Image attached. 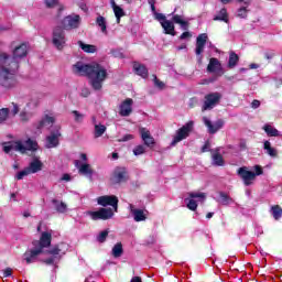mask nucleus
<instances>
[{"label":"nucleus","mask_w":282,"mask_h":282,"mask_svg":"<svg viewBox=\"0 0 282 282\" xmlns=\"http://www.w3.org/2000/svg\"><path fill=\"white\" fill-rule=\"evenodd\" d=\"M210 149V144L209 143H205L204 147L202 148V152L206 153V151H209Z\"/></svg>","instance_id":"0e129e2a"},{"label":"nucleus","mask_w":282,"mask_h":282,"mask_svg":"<svg viewBox=\"0 0 282 282\" xmlns=\"http://www.w3.org/2000/svg\"><path fill=\"white\" fill-rule=\"evenodd\" d=\"M56 121V119H54V117L45 115L37 123V129H50V127H52V124H54V122Z\"/></svg>","instance_id":"5701e85b"},{"label":"nucleus","mask_w":282,"mask_h":282,"mask_svg":"<svg viewBox=\"0 0 282 282\" xmlns=\"http://www.w3.org/2000/svg\"><path fill=\"white\" fill-rule=\"evenodd\" d=\"M271 214H272V216H273V218L275 220L281 219V216H282V208H281V206H279V205L272 206L271 207Z\"/></svg>","instance_id":"58836bf2"},{"label":"nucleus","mask_w":282,"mask_h":282,"mask_svg":"<svg viewBox=\"0 0 282 282\" xmlns=\"http://www.w3.org/2000/svg\"><path fill=\"white\" fill-rule=\"evenodd\" d=\"M206 202V194L202 192H189L188 197L185 198L186 207L189 210H197V204H204Z\"/></svg>","instance_id":"423d86ee"},{"label":"nucleus","mask_w":282,"mask_h":282,"mask_svg":"<svg viewBox=\"0 0 282 282\" xmlns=\"http://www.w3.org/2000/svg\"><path fill=\"white\" fill-rule=\"evenodd\" d=\"M93 123L95 124V132H94L95 138H102V135L105 134V131H107V127L96 123L95 117H93Z\"/></svg>","instance_id":"c756f323"},{"label":"nucleus","mask_w":282,"mask_h":282,"mask_svg":"<svg viewBox=\"0 0 282 282\" xmlns=\"http://www.w3.org/2000/svg\"><path fill=\"white\" fill-rule=\"evenodd\" d=\"M263 131L269 135V138H279V130L274 128L272 124L267 123L263 126Z\"/></svg>","instance_id":"c85d7f7f"},{"label":"nucleus","mask_w":282,"mask_h":282,"mask_svg":"<svg viewBox=\"0 0 282 282\" xmlns=\"http://www.w3.org/2000/svg\"><path fill=\"white\" fill-rule=\"evenodd\" d=\"M46 8H54L58 3V0H44Z\"/></svg>","instance_id":"8fccbe9b"},{"label":"nucleus","mask_w":282,"mask_h":282,"mask_svg":"<svg viewBox=\"0 0 282 282\" xmlns=\"http://www.w3.org/2000/svg\"><path fill=\"white\" fill-rule=\"evenodd\" d=\"M30 118H32V113H30L28 111L20 112V120L22 122H28V120H30Z\"/></svg>","instance_id":"49530a36"},{"label":"nucleus","mask_w":282,"mask_h":282,"mask_svg":"<svg viewBox=\"0 0 282 282\" xmlns=\"http://www.w3.org/2000/svg\"><path fill=\"white\" fill-rule=\"evenodd\" d=\"M208 41V34L202 33L196 39V56H202V53L204 52V47H206V42Z\"/></svg>","instance_id":"412c9836"},{"label":"nucleus","mask_w":282,"mask_h":282,"mask_svg":"<svg viewBox=\"0 0 282 282\" xmlns=\"http://www.w3.org/2000/svg\"><path fill=\"white\" fill-rule=\"evenodd\" d=\"M214 21H224L225 23H228V11H226V9H221L214 18Z\"/></svg>","instance_id":"e433bc0d"},{"label":"nucleus","mask_w":282,"mask_h":282,"mask_svg":"<svg viewBox=\"0 0 282 282\" xmlns=\"http://www.w3.org/2000/svg\"><path fill=\"white\" fill-rule=\"evenodd\" d=\"M203 122L207 128L208 133H210L212 135L217 133V131H219L220 129H224L225 124L223 119H218L215 122H213L210 121V119H208V117H203Z\"/></svg>","instance_id":"ddd939ff"},{"label":"nucleus","mask_w":282,"mask_h":282,"mask_svg":"<svg viewBox=\"0 0 282 282\" xmlns=\"http://www.w3.org/2000/svg\"><path fill=\"white\" fill-rule=\"evenodd\" d=\"M133 111V99L128 98L120 105L119 113L120 116L127 117L131 116V112Z\"/></svg>","instance_id":"4be33fe9"},{"label":"nucleus","mask_w":282,"mask_h":282,"mask_svg":"<svg viewBox=\"0 0 282 282\" xmlns=\"http://www.w3.org/2000/svg\"><path fill=\"white\" fill-rule=\"evenodd\" d=\"M80 160H82V162L87 163V154L82 153V154H80Z\"/></svg>","instance_id":"338daca9"},{"label":"nucleus","mask_w":282,"mask_h":282,"mask_svg":"<svg viewBox=\"0 0 282 282\" xmlns=\"http://www.w3.org/2000/svg\"><path fill=\"white\" fill-rule=\"evenodd\" d=\"M238 17H240V19H246V17H248L247 7H242L238 10Z\"/></svg>","instance_id":"09e8293b"},{"label":"nucleus","mask_w":282,"mask_h":282,"mask_svg":"<svg viewBox=\"0 0 282 282\" xmlns=\"http://www.w3.org/2000/svg\"><path fill=\"white\" fill-rule=\"evenodd\" d=\"M54 235L53 230H46L41 234L40 241H34L33 246L35 248H41V251L43 252V248H50L52 246V236Z\"/></svg>","instance_id":"9b49d317"},{"label":"nucleus","mask_w":282,"mask_h":282,"mask_svg":"<svg viewBox=\"0 0 282 282\" xmlns=\"http://www.w3.org/2000/svg\"><path fill=\"white\" fill-rule=\"evenodd\" d=\"M151 6V11L154 14V19L158 20V14H163V13H159L158 11H155V4H150Z\"/></svg>","instance_id":"052dcab7"},{"label":"nucleus","mask_w":282,"mask_h":282,"mask_svg":"<svg viewBox=\"0 0 282 282\" xmlns=\"http://www.w3.org/2000/svg\"><path fill=\"white\" fill-rule=\"evenodd\" d=\"M129 210H130L134 221H137V223L147 221V217H149V212L147 209L135 208V206H133V204L129 205Z\"/></svg>","instance_id":"2eb2a0df"},{"label":"nucleus","mask_w":282,"mask_h":282,"mask_svg":"<svg viewBox=\"0 0 282 282\" xmlns=\"http://www.w3.org/2000/svg\"><path fill=\"white\" fill-rule=\"evenodd\" d=\"M147 153V148L144 145H137L133 149V155H144Z\"/></svg>","instance_id":"a19ab883"},{"label":"nucleus","mask_w":282,"mask_h":282,"mask_svg":"<svg viewBox=\"0 0 282 282\" xmlns=\"http://www.w3.org/2000/svg\"><path fill=\"white\" fill-rule=\"evenodd\" d=\"M72 113L74 116L75 122H83V120H85V115H83L76 110H74Z\"/></svg>","instance_id":"c03bdc74"},{"label":"nucleus","mask_w":282,"mask_h":282,"mask_svg":"<svg viewBox=\"0 0 282 282\" xmlns=\"http://www.w3.org/2000/svg\"><path fill=\"white\" fill-rule=\"evenodd\" d=\"M28 56V44L22 43L13 50V57L8 53H0V85L6 89H12L17 86L14 74L19 69V58Z\"/></svg>","instance_id":"f257e3e1"},{"label":"nucleus","mask_w":282,"mask_h":282,"mask_svg":"<svg viewBox=\"0 0 282 282\" xmlns=\"http://www.w3.org/2000/svg\"><path fill=\"white\" fill-rule=\"evenodd\" d=\"M180 25H181V28L183 29V30H188V22H186V21H182L181 23H180Z\"/></svg>","instance_id":"e2e57ef3"},{"label":"nucleus","mask_w":282,"mask_h":282,"mask_svg":"<svg viewBox=\"0 0 282 282\" xmlns=\"http://www.w3.org/2000/svg\"><path fill=\"white\" fill-rule=\"evenodd\" d=\"M10 118V109L9 108H2L0 109V124H3Z\"/></svg>","instance_id":"ea45409f"},{"label":"nucleus","mask_w":282,"mask_h":282,"mask_svg":"<svg viewBox=\"0 0 282 282\" xmlns=\"http://www.w3.org/2000/svg\"><path fill=\"white\" fill-rule=\"evenodd\" d=\"M213 164L214 166H224V156L219 154L218 152L213 154Z\"/></svg>","instance_id":"4c0bfd02"},{"label":"nucleus","mask_w":282,"mask_h":282,"mask_svg":"<svg viewBox=\"0 0 282 282\" xmlns=\"http://www.w3.org/2000/svg\"><path fill=\"white\" fill-rule=\"evenodd\" d=\"M42 252L43 251L41 250V248L34 246V249L25 251V253L23 254V261H25V263H34L39 254H41Z\"/></svg>","instance_id":"aec40b11"},{"label":"nucleus","mask_w":282,"mask_h":282,"mask_svg":"<svg viewBox=\"0 0 282 282\" xmlns=\"http://www.w3.org/2000/svg\"><path fill=\"white\" fill-rule=\"evenodd\" d=\"M251 107H252V109H259V107H261V101L254 99V100L251 102Z\"/></svg>","instance_id":"6e6d98bb"},{"label":"nucleus","mask_w":282,"mask_h":282,"mask_svg":"<svg viewBox=\"0 0 282 282\" xmlns=\"http://www.w3.org/2000/svg\"><path fill=\"white\" fill-rule=\"evenodd\" d=\"M156 21L161 23V26L164 30V34H170L171 36H175V24L171 20H166V15L156 14Z\"/></svg>","instance_id":"f8f14e48"},{"label":"nucleus","mask_w":282,"mask_h":282,"mask_svg":"<svg viewBox=\"0 0 282 282\" xmlns=\"http://www.w3.org/2000/svg\"><path fill=\"white\" fill-rule=\"evenodd\" d=\"M96 25H98L102 34H109V32L107 31V19H105V17L98 15L96 19Z\"/></svg>","instance_id":"cd10ccee"},{"label":"nucleus","mask_w":282,"mask_h":282,"mask_svg":"<svg viewBox=\"0 0 282 282\" xmlns=\"http://www.w3.org/2000/svg\"><path fill=\"white\" fill-rule=\"evenodd\" d=\"M207 72L210 74H215L216 76H224V67L221 66V62L219 59L212 57L209 59V64L207 66Z\"/></svg>","instance_id":"f3484780"},{"label":"nucleus","mask_w":282,"mask_h":282,"mask_svg":"<svg viewBox=\"0 0 282 282\" xmlns=\"http://www.w3.org/2000/svg\"><path fill=\"white\" fill-rule=\"evenodd\" d=\"M231 202L232 199L228 197V195L224 193L220 194L219 203L223 204V206H228V204H230Z\"/></svg>","instance_id":"79ce46f5"},{"label":"nucleus","mask_w":282,"mask_h":282,"mask_svg":"<svg viewBox=\"0 0 282 282\" xmlns=\"http://www.w3.org/2000/svg\"><path fill=\"white\" fill-rule=\"evenodd\" d=\"M86 215H88V217H90L94 221H98L99 219L105 221V220L111 219V217H113V209L100 208L97 212H87Z\"/></svg>","instance_id":"1a4fd4ad"},{"label":"nucleus","mask_w":282,"mask_h":282,"mask_svg":"<svg viewBox=\"0 0 282 282\" xmlns=\"http://www.w3.org/2000/svg\"><path fill=\"white\" fill-rule=\"evenodd\" d=\"M191 36H193L191 32L186 31L180 36V39L181 41H186V39H191Z\"/></svg>","instance_id":"603ef678"},{"label":"nucleus","mask_w":282,"mask_h":282,"mask_svg":"<svg viewBox=\"0 0 282 282\" xmlns=\"http://www.w3.org/2000/svg\"><path fill=\"white\" fill-rule=\"evenodd\" d=\"M221 100L220 93H210L205 96V101L203 106V111H208V109H214Z\"/></svg>","instance_id":"9d476101"},{"label":"nucleus","mask_w":282,"mask_h":282,"mask_svg":"<svg viewBox=\"0 0 282 282\" xmlns=\"http://www.w3.org/2000/svg\"><path fill=\"white\" fill-rule=\"evenodd\" d=\"M129 140H133V134H126L119 142H129Z\"/></svg>","instance_id":"864d4df0"},{"label":"nucleus","mask_w":282,"mask_h":282,"mask_svg":"<svg viewBox=\"0 0 282 282\" xmlns=\"http://www.w3.org/2000/svg\"><path fill=\"white\" fill-rule=\"evenodd\" d=\"M139 133L141 135V140L144 142L145 147H154L155 139L151 135V131L147 128H140Z\"/></svg>","instance_id":"6ab92c4d"},{"label":"nucleus","mask_w":282,"mask_h":282,"mask_svg":"<svg viewBox=\"0 0 282 282\" xmlns=\"http://www.w3.org/2000/svg\"><path fill=\"white\" fill-rule=\"evenodd\" d=\"M263 149L270 158H278L279 151L275 148H272V143H270V141L263 142Z\"/></svg>","instance_id":"a878e982"},{"label":"nucleus","mask_w":282,"mask_h":282,"mask_svg":"<svg viewBox=\"0 0 282 282\" xmlns=\"http://www.w3.org/2000/svg\"><path fill=\"white\" fill-rule=\"evenodd\" d=\"M193 127H195V122L188 121L181 129H178L172 141V147H175V144H177L178 142H182V140H186V138L191 135V132L193 131Z\"/></svg>","instance_id":"6e6552de"},{"label":"nucleus","mask_w":282,"mask_h":282,"mask_svg":"<svg viewBox=\"0 0 282 282\" xmlns=\"http://www.w3.org/2000/svg\"><path fill=\"white\" fill-rule=\"evenodd\" d=\"M133 69L135 74H138V76H141L142 78H147V76H149V70L147 69V66L140 63H134Z\"/></svg>","instance_id":"393cba45"},{"label":"nucleus","mask_w":282,"mask_h":282,"mask_svg":"<svg viewBox=\"0 0 282 282\" xmlns=\"http://www.w3.org/2000/svg\"><path fill=\"white\" fill-rule=\"evenodd\" d=\"M61 138V127L56 126L51 134L46 137V148L54 149L58 144V140Z\"/></svg>","instance_id":"4468645a"},{"label":"nucleus","mask_w":282,"mask_h":282,"mask_svg":"<svg viewBox=\"0 0 282 282\" xmlns=\"http://www.w3.org/2000/svg\"><path fill=\"white\" fill-rule=\"evenodd\" d=\"M52 43L55 50H65L67 45V36L65 35V30L61 26H55L52 33Z\"/></svg>","instance_id":"39448f33"},{"label":"nucleus","mask_w":282,"mask_h":282,"mask_svg":"<svg viewBox=\"0 0 282 282\" xmlns=\"http://www.w3.org/2000/svg\"><path fill=\"white\" fill-rule=\"evenodd\" d=\"M153 78H154V85L159 87V89H164V83L160 82V79H158V76L155 75H153Z\"/></svg>","instance_id":"3c124183"},{"label":"nucleus","mask_w":282,"mask_h":282,"mask_svg":"<svg viewBox=\"0 0 282 282\" xmlns=\"http://www.w3.org/2000/svg\"><path fill=\"white\" fill-rule=\"evenodd\" d=\"M108 236H109V231L104 230L98 235L97 241H99V243H104V241L107 239Z\"/></svg>","instance_id":"a18cd8bd"},{"label":"nucleus","mask_w":282,"mask_h":282,"mask_svg":"<svg viewBox=\"0 0 282 282\" xmlns=\"http://www.w3.org/2000/svg\"><path fill=\"white\" fill-rule=\"evenodd\" d=\"M82 21L83 20L78 14L67 15L61 21L62 30H66V32L78 30V28H80Z\"/></svg>","instance_id":"0eeeda50"},{"label":"nucleus","mask_w":282,"mask_h":282,"mask_svg":"<svg viewBox=\"0 0 282 282\" xmlns=\"http://www.w3.org/2000/svg\"><path fill=\"white\" fill-rule=\"evenodd\" d=\"M62 182H72V175L69 174H63Z\"/></svg>","instance_id":"bf43d9fd"},{"label":"nucleus","mask_w":282,"mask_h":282,"mask_svg":"<svg viewBox=\"0 0 282 282\" xmlns=\"http://www.w3.org/2000/svg\"><path fill=\"white\" fill-rule=\"evenodd\" d=\"M173 21L174 23H177L178 25L184 21V19H182V15H173Z\"/></svg>","instance_id":"5fc2aeb1"},{"label":"nucleus","mask_w":282,"mask_h":282,"mask_svg":"<svg viewBox=\"0 0 282 282\" xmlns=\"http://www.w3.org/2000/svg\"><path fill=\"white\" fill-rule=\"evenodd\" d=\"M26 107L29 109H36V107H39V99L34 98V99H31L28 104H26Z\"/></svg>","instance_id":"de8ad7c7"},{"label":"nucleus","mask_w":282,"mask_h":282,"mask_svg":"<svg viewBox=\"0 0 282 282\" xmlns=\"http://www.w3.org/2000/svg\"><path fill=\"white\" fill-rule=\"evenodd\" d=\"M12 105H13L12 115L17 116V113H19V105H17L14 102Z\"/></svg>","instance_id":"680f3d73"},{"label":"nucleus","mask_w":282,"mask_h":282,"mask_svg":"<svg viewBox=\"0 0 282 282\" xmlns=\"http://www.w3.org/2000/svg\"><path fill=\"white\" fill-rule=\"evenodd\" d=\"M210 83H215V79L209 78V79H202L200 85H210Z\"/></svg>","instance_id":"13d9d810"},{"label":"nucleus","mask_w":282,"mask_h":282,"mask_svg":"<svg viewBox=\"0 0 282 282\" xmlns=\"http://www.w3.org/2000/svg\"><path fill=\"white\" fill-rule=\"evenodd\" d=\"M254 172L248 171V167L243 166L238 170V175H240L241 180L243 181L245 186L252 185V182L257 180V175H263V169L261 165L254 166Z\"/></svg>","instance_id":"20e7f679"},{"label":"nucleus","mask_w":282,"mask_h":282,"mask_svg":"<svg viewBox=\"0 0 282 282\" xmlns=\"http://www.w3.org/2000/svg\"><path fill=\"white\" fill-rule=\"evenodd\" d=\"M122 252H123L122 243L118 242L117 245L113 246L112 257H115V259L122 257Z\"/></svg>","instance_id":"c9c22d12"},{"label":"nucleus","mask_w":282,"mask_h":282,"mask_svg":"<svg viewBox=\"0 0 282 282\" xmlns=\"http://www.w3.org/2000/svg\"><path fill=\"white\" fill-rule=\"evenodd\" d=\"M45 263H47V265H52V263H54V258L47 259Z\"/></svg>","instance_id":"774afa93"},{"label":"nucleus","mask_w":282,"mask_h":282,"mask_svg":"<svg viewBox=\"0 0 282 282\" xmlns=\"http://www.w3.org/2000/svg\"><path fill=\"white\" fill-rule=\"evenodd\" d=\"M99 206H112L115 213H118V197L116 196H100L97 198Z\"/></svg>","instance_id":"a211bd4d"},{"label":"nucleus","mask_w":282,"mask_h":282,"mask_svg":"<svg viewBox=\"0 0 282 282\" xmlns=\"http://www.w3.org/2000/svg\"><path fill=\"white\" fill-rule=\"evenodd\" d=\"M26 169L29 170V173H31V175L34 173H39V171L43 169V162H41V160L39 159H35L29 164Z\"/></svg>","instance_id":"b1692460"},{"label":"nucleus","mask_w":282,"mask_h":282,"mask_svg":"<svg viewBox=\"0 0 282 282\" xmlns=\"http://www.w3.org/2000/svg\"><path fill=\"white\" fill-rule=\"evenodd\" d=\"M3 276L8 278V276H12V269L11 268H7L3 270Z\"/></svg>","instance_id":"4d7b16f0"},{"label":"nucleus","mask_w":282,"mask_h":282,"mask_svg":"<svg viewBox=\"0 0 282 282\" xmlns=\"http://www.w3.org/2000/svg\"><path fill=\"white\" fill-rule=\"evenodd\" d=\"M39 149V143L32 139L26 141H14L9 142L3 145L4 153H10L11 151H19V153H25L26 151H36Z\"/></svg>","instance_id":"7ed1b4c3"},{"label":"nucleus","mask_w":282,"mask_h":282,"mask_svg":"<svg viewBox=\"0 0 282 282\" xmlns=\"http://www.w3.org/2000/svg\"><path fill=\"white\" fill-rule=\"evenodd\" d=\"M52 204L57 213L65 214L67 213V204L62 200L53 199Z\"/></svg>","instance_id":"7c9ffc66"},{"label":"nucleus","mask_w":282,"mask_h":282,"mask_svg":"<svg viewBox=\"0 0 282 282\" xmlns=\"http://www.w3.org/2000/svg\"><path fill=\"white\" fill-rule=\"evenodd\" d=\"M66 248H67V245H65V243L58 245L57 247H55L51 250V254H53L54 257H56L58 254H65Z\"/></svg>","instance_id":"f704fd0d"},{"label":"nucleus","mask_w":282,"mask_h":282,"mask_svg":"<svg viewBox=\"0 0 282 282\" xmlns=\"http://www.w3.org/2000/svg\"><path fill=\"white\" fill-rule=\"evenodd\" d=\"M237 63H239V55L235 52L229 53V61H228V67L229 69H235L237 67Z\"/></svg>","instance_id":"473e14b6"},{"label":"nucleus","mask_w":282,"mask_h":282,"mask_svg":"<svg viewBox=\"0 0 282 282\" xmlns=\"http://www.w3.org/2000/svg\"><path fill=\"white\" fill-rule=\"evenodd\" d=\"M73 72L77 76H88L93 89L97 91L102 89V84L107 80V68L98 63L85 64L77 62L73 65Z\"/></svg>","instance_id":"f03ea898"},{"label":"nucleus","mask_w":282,"mask_h":282,"mask_svg":"<svg viewBox=\"0 0 282 282\" xmlns=\"http://www.w3.org/2000/svg\"><path fill=\"white\" fill-rule=\"evenodd\" d=\"M113 177L115 182H124V180H127V171H124V169H117Z\"/></svg>","instance_id":"72a5a7b5"},{"label":"nucleus","mask_w":282,"mask_h":282,"mask_svg":"<svg viewBox=\"0 0 282 282\" xmlns=\"http://www.w3.org/2000/svg\"><path fill=\"white\" fill-rule=\"evenodd\" d=\"M130 282H142V278L133 276Z\"/></svg>","instance_id":"69168bd1"},{"label":"nucleus","mask_w":282,"mask_h":282,"mask_svg":"<svg viewBox=\"0 0 282 282\" xmlns=\"http://www.w3.org/2000/svg\"><path fill=\"white\" fill-rule=\"evenodd\" d=\"M75 166L78 170L79 175H85V177H94V169L89 163H82L79 160L75 161Z\"/></svg>","instance_id":"dca6fc26"},{"label":"nucleus","mask_w":282,"mask_h":282,"mask_svg":"<svg viewBox=\"0 0 282 282\" xmlns=\"http://www.w3.org/2000/svg\"><path fill=\"white\" fill-rule=\"evenodd\" d=\"M111 6H112L115 17L117 19V23H120V18L124 17V10L120 6L116 4L115 1L111 2Z\"/></svg>","instance_id":"2f4dec72"},{"label":"nucleus","mask_w":282,"mask_h":282,"mask_svg":"<svg viewBox=\"0 0 282 282\" xmlns=\"http://www.w3.org/2000/svg\"><path fill=\"white\" fill-rule=\"evenodd\" d=\"M78 45L86 54H96V52H98V47L96 45L85 44L83 41H79Z\"/></svg>","instance_id":"bb28decb"},{"label":"nucleus","mask_w":282,"mask_h":282,"mask_svg":"<svg viewBox=\"0 0 282 282\" xmlns=\"http://www.w3.org/2000/svg\"><path fill=\"white\" fill-rule=\"evenodd\" d=\"M28 175H32L31 172L25 167L24 170L17 173L15 178L17 180H23V177H28Z\"/></svg>","instance_id":"37998d69"}]
</instances>
